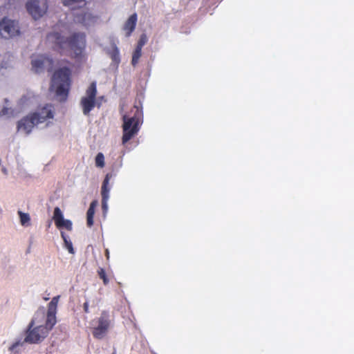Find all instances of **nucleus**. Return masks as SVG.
Listing matches in <instances>:
<instances>
[{
    "label": "nucleus",
    "mask_w": 354,
    "mask_h": 354,
    "mask_svg": "<svg viewBox=\"0 0 354 354\" xmlns=\"http://www.w3.org/2000/svg\"><path fill=\"white\" fill-rule=\"evenodd\" d=\"M53 218L55 221V225L59 226V224L64 220L62 212L59 207H56L54 209Z\"/></svg>",
    "instance_id": "a211bd4d"
},
{
    "label": "nucleus",
    "mask_w": 354,
    "mask_h": 354,
    "mask_svg": "<svg viewBox=\"0 0 354 354\" xmlns=\"http://www.w3.org/2000/svg\"><path fill=\"white\" fill-rule=\"evenodd\" d=\"M58 228L64 227L68 231H71L73 228L72 222L70 220H64L59 226H57Z\"/></svg>",
    "instance_id": "4be33fe9"
},
{
    "label": "nucleus",
    "mask_w": 354,
    "mask_h": 354,
    "mask_svg": "<svg viewBox=\"0 0 354 354\" xmlns=\"http://www.w3.org/2000/svg\"><path fill=\"white\" fill-rule=\"evenodd\" d=\"M0 33L5 39L18 35L19 34L18 23L4 17L0 22Z\"/></svg>",
    "instance_id": "0eeeda50"
},
{
    "label": "nucleus",
    "mask_w": 354,
    "mask_h": 354,
    "mask_svg": "<svg viewBox=\"0 0 354 354\" xmlns=\"http://www.w3.org/2000/svg\"><path fill=\"white\" fill-rule=\"evenodd\" d=\"M61 236L64 240V243L70 241L68 236L64 232H62Z\"/></svg>",
    "instance_id": "cd10ccee"
},
{
    "label": "nucleus",
    "mask_w": 354,
    "mask_h": 354,
    "mask_svg": "<svg viewBox=\"0 0 354 354\" xmlns=\"http://www.w3.org/2000/svg\"><path fill=\"white\" fill-rule=\"evenodd\" d=\"M9 111H10V109L8 108L4 107L0 111V115L1 116L6 115L9 113Z\"/></svg>",
    "instance_id": "a878e982"
},
{
    "label": "nucleus",
    "mask_w": 354,
    "mask_h": 354,
    "mask_svg": "<svg viewBox=\"0 0 354 354\" xmlns=\"http://www.w3.org/2000/svg\"><path fill=\"white\" fill-rule=\"evenodd\" d=\"M147 35L145 34H142L138 41V44L136 45V47H140V48H142V47L144 46V45L147 43Z\"/></svg>",
    "instance_id": "b1692460"
},
{
    "label": "nucleus",
    "mask_w": 354,
    "mask_h": 354,
    "mask_svg": "<svg viewBox=\"0 0 354 354\" xmlns=\"http://www.w3.org/2000/svg\"><path fill=\"white\" fill-rule=\"evenodd\" d=\"M112 319L108 311L104 310L97 319V326L92 328V335L97 339H103L110 328Z\"/></svg>",
    "instance_id": "39448f33"
},
{
    "label": "nucleus",
    "mask_w": 354,
    "mask_h": 354,
    "mask_svg": "<svg viewBox=\"0 0 354 354\" xmlns=\"http://www.w3.org/2000/svg\"><path fill=\"white\" fill-rule=\"evenodd\" d=\"M19 214L20 216V221L22 225H25L28 224L30 221V216L28 214L23 213L21 212H19Z\"/></svg>",
    "instance_id": "5701e85b"
},
{
    "label": "nucleus",
    "mask_w": 354,
    "mask_h": 354,
    "mask_svg": "<svg viewBox=\"0 0 354 354\" xmlns=\"http://www.w3.org/2000/svg\"><path fill=\"white\" fill-rule=\"evenodd\" d=\"M97 274H98L99 277L103 281V283L105 286H106L109 283V281L106 276L104 269L102 268H100L97 270Z\"/></svg>",
    "instance_id": "412c9836"
},
{
    "label": "nucleus",
    "mask_w": 354,
    "mask_h": 354,
    "mask_svg": "<svg viewBox=\"0 0 354 354\" xmlns=\"http://www.w3.org/2000/svg\"><path fill=\"white\" fill-rule=\"evenodd\" d=\"M37 124H39L38 120H37L35 116L31 113L18 122L17 129L19 131H24L26 134H28Z\"/></svg>",
    "instance_id": "9d476101"
},
{
    "label": "nucleus",
    "mask_w": 354,
    "mask_h": 354,
    "mask_svg": "<svg viewBox=\"0 0 354 354\" xmlns=\"http://www.w3.org/2000/svg\"><path fill=\"white\" fill-rule=\"evenodd\" d=\"M46 41L61 55L75 59L82 57L86 45V34L82 32H74L66 37L59 32H52L47 35Z\"/></svg>",
    "instance_id": "f257e3e1"
},
{
    "label": "nucleus",
    "mask_w": 354,
    "mask_h": 354,
    "mask_svg": "<svg viewBox=\"0 0 354 354\" xmlns=\"http://www.w3.org/2000/svg\"><path fill=\"white\" fill-rule=\"evenodd\" d=\"M71 71L68 67H62L56 70L51 78L50 89L55 92L58 97L66 100L71 84Z\"/></svg>",
    "instance_id": "20e7f679"
},
{
    "label": "nucleus",
    "mask_w": 354,
    "mask_h": 354,
    "mask_svg": "<svg viewBox=\"0 0 354 354\" xmlns=\"http://www.w3.org/2000/svg\"><path fill=\"white\" fill-rule=\"evenodd\" d=\"M142 119V110L138 105H134L129 114L122 116V137L123 145L136 136L140 131Z\"/></svg>",
    "instance_id": "7ed1b4c3"
},
{
    "label": "nucleus",
    "mask_w": 354,
    "mask_h": 354,
    "mask_svg": "<svg viewBox=\"0 0 354 354\" xmlns=\"http://www.w3.org/2000/svg\"><path fill=\"white\" fill-rule=\"evenodd\" d=\"M17 345H18V344L17 343L16 344H13V346H13V347H15V346H17Z\"/></svg>",
    "instance_id": "7c9ffc66"
},
{
    "label": "nucleus",
    "mask_w": 354,
    "mask_h": 354,
    "mask_svg": "<svg viewBox=\"0 0 354 354\" xmlns=\"http://www.w3.org/2000/svg\"><path fill=\"white\" fill-rule=\"evenodd\" d=\"M44 299H45V300H48V298H47V297H45Z\"/></svg>",
    "instance_id": "2f4dec72"
},
{
    "label": "nucleus",
    "mask_w": 354,
    "mask_h": 354,
    "mask_svg": "<svg viewBox=\"0 0 354 354\" xmlns=\"http://www.w3.org/2000/svg\"><path fill=\"white\" fill-rule=\"evenodd\" d=\"M91 15L84 10L81 11L80 13L75 15L74 19L75 22L81 24L85 26L89 24V22L91 21Z\"/></svg>",
    "instance_id": "4468645a"
},
{
    "label": "nucleus",
    "mask_w": 354,
    "mask_h": 354,
    "mask_svg": "<svg viewBox=\"0 0 354 354\" xmlns=\"http://www.w3.org/2000/svg\"><path fill=\"white\" fill-rule=\"evenodd\" d=\"M62 3L66 6H71L73 9L76 8H83L86 6V0H62Z\"/></svg>",
    "instance_id": "f3484780"
},
{
    "label": "nucleus",
    "mask_w": 354,
    "mask_h": 354,
    "mask_svg": "<svg viewBox=\"0 0 354 354\" xmlns=\"http://www.w3.org/2000/svg\"><path fill=\"white\" fill-rule=\"evenodd\" d=\"M105 255H106V259H109V251L108 249H106V250H105Z\"/></svg>",
    "instance_id": "c756f323"
},
{
    "label": "nucleus",
    "mask_w": 354,
    "mask_h": 354,
    "mask_svg": "<svg viewBox=\"0 0 354 354\" xmlns=\"http://www.w3.org/2000/svg\"><path fill=\"white\" fill-rule=\"evenodd\" d=\"M61 236L64 240V243L70 241L68 236L64 232H62Z\"/></svg>",
    "instance_id": "bb28decb"
},
{
    "label": "nucleus",
    "mask_w": 354,
    "mask_h": 354,
    "mask_svg": "<svg viewBox=\"0 0 354 354\" xmlns=\"http://www.w3.org/2000/svg\"><path fill=\"white\" fill-rule=\"evenodd\" d=\"M31 64L32 70L35 73H39L44 71V66L46 64L49 66L48 71H51L53 60L44 55H39L36 58L32 59Z\"/></svg>",
    "instance_id": "1a4fd4ad"
},
{
    "label": "nucleus",
    "mask_w": 354,
    "mask_h": 354,
    "mask_svg": "<svg viewBox=\"0 0 354 354\" xmlns=\"http://www.w3.org/2000/svg\"><path fill=\"white\" fill-rule=\"evenodd\" d=\"M64 244H65L66 248L68 249V252L71 254H74L75 252H74L72 242L71 241H68V242L65 243Z\"/></svg>",
    "instance_id": "393cba45"
},
{
    "label": "nucleus",
    "mask_w": 354,
    "mask_h": 354,
    "mask_svg": "<svg viewBox=\"0 0 354 354\" xmlns=\"http://www.w3.org/2000/svg\"><path fill=\"white\" fill-rule=\"evenodd\" d=\"M95 165L100 168L104 167L105 165L104 156L101 152L98 153L95 157Z\"/></svg>",
    "instance_id": "aec40b11"
},
{
    "label": "nucleus",
    "mask_w": 354,
    "mask_h": 354,
    "mask_svg": "<svg viewBox=\"0 0 354 354\" xmlns=\"http://www.w3.org/2000/svg\"><path fill=\"white\" fill-rule=\"evenodd\" d=\"M26 9L34 19L41 17L47 11L46 2H40L39 0H30L26 3Z\"/></svg>",
    "instance_id": "6e6552de"
},
{
    "label": "nucleus",
    "mask_w": 354,
    "mask_h": 354,
    "mask_svg": "<svg viewBox=\"0 0 354 354\" xmlns=\"http://www.w3.org/2000/svg\"><path fill=\"white\" fill-rule=\"evenodd\" d=\"M137 14L133 13L125 21L123 26V30L125 32V35L127 37H130L132 32L134 31L137 24Z\"/></svg>",
    "instance_id": "ddd939ff"
},
{
    "label": "nucleus",
    "mask_w": 354,
    "mask_h": 354,
    "mask_svg": "<svg viewBox=\"0 0 354 354\" xmlns=\"http://www.w3.org/2000/svg\"><path fill=\"white\" fill-rule=\"evenodd\" d=\"M97 95V86L95 82H92L86 91V95L80 100L82 112L85 115H88L92 109L95 106V98Z\"/></svg>",
    "instance_id": "423d86ee"
},
{
    "label": "nucleus",
    "mask_w": 354,
    "mask_h": 354,
    "mask_svg": "<svg viewBox=\"0 0 354 354\" xmlns=\"http://www.w3.org/2000/svg\"><path fill=\"white\" fill-rule=\"evenodd\" d=\"M97 205V201H93L91 203L86 213V223L88 227H91L93 225V217L95 212V207Z\"/></svg>",
    "instance_id": "2eb2a0df"
},
{
    "label": "nucleus",
    "mask_w": 354,
    "mask_h": 354,
    "mask_svg": "<svg viewBox=\"0 0 354 354\" xmlns=\"http://www.w3.org/2000/svg\"><path fill=\"white\" fill-rule=\"evenodd\" d=\"M108 55L111 59L112 62L118 66L120 62V51L118 48L115 45H113L112 48L108 51Z\"/></svg>",
    "instance_id": "dca6fc26"
},
{
    "label": "nucleus",
    "mask_w": 354,
    "mask_h": 354,
    "mask_svg": "<svg viewBox=\"0 0 354 354\" xmlns=\"http://www.w3.org/2000/svg\"><path fill=\"white\" fill-rule=\"evenodd\" d=\"M83 308H84V311L85 313H89V310H88V301H86L84 305H83Z\"/></svg>",
    "instance_id": "c85d7f7f"
},
{
    "label": "nucleus",
    "mask_w": 354,
    "mask_h": 354,
    "mask_svg": "<svg viewBox=\"0 0 354 354\" xmlns=\"http://www.w3.org/2000/svg\"><path fill=\"white\" fill-rule=\"evenodd\" d=\"M59 296L54 297L48 305L46 320L45 325L34 326L38 322L37 317L40 315L42 318L45 315L44 307L39 308L32 319L26 331L24 341L30 344H37L44 339L48 335L49 331L53 328L57 322L56 313Z\"/></svg>",
    "instance_id": "f03ea898"
},
{
    "label": "nucleus",
    "mask_w": 354,
    "mask_h": 354,
    "mask_svg": "<svg viewBox=\"0 0 354 354\" xmlns=\"http://www.w3.org/2000/svg\"><path fill=\"white\" fill-rule=\"evenodd\" d=\"M141 55H142V48H140V47H136V48L133 53L132 60H131V64L133 66H136L137 65Z\"/></svg>",
    "instance_id": "6ab92c4d"
},
{
    "label": "nucleus",
    "mask_w": 354,
    "mask_h": 354,
    "mask_svg": "<svg viewBox=\"0 0 354 354\" xmlns=\"http://www.w3.org/2000/svg\"><path fill=\"white\" fill-rule=\"evenodd\" d=\"M111 178V174H107L103 180L102 185V190H101V195H102V207L103 209H106L107 208V201L109 198V190L110 188L109 187V183L110 178Z\"/></svg>",
    "instance_id": "f8f14e48"
},
{
    "label": "nucleus",
    "mask_w": 354,
    "mask_h": 354,
    "mask_svg": "<svg viewBox=\"0 0 354 354\" xmlns=\"http://www.w3.org/2000/svg\"><path fill=\"white\" fill-rule=\"evenodd\" d=\"M52 108L51 105L46 104L37 111L32 113V114L35 116L39 123H42L48 119L53 118L54 111Z\"/></svg>",
    "instance_id": "9b49d317"
}]
</instances>
